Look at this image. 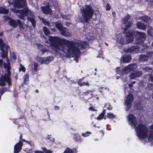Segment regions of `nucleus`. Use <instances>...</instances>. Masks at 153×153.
Here are the masks:
<instances>
[{
  "instance_id": "nucleus-24",
  "label": "nucleus",
  "mask_w": 153,
  "mask_h": 153,
  "mask_svg": "<svg viewBox=\"0 0 153 153\" xmlns=\"http://www.w3.org/2000/svg\"><path fill=\"white\" fill-rule=\"evenodd\" d=\"M148 58L146 55H141L139 57V60L141 61L144 62L148 60Z\"/></svg>"
},
{
  "instance_id": "nucleus-59",
  "label": "nucleus",
  "mask_w": 153,
  "mask_h": 153,
  "mask_svg": "<svg viewBox=\"0 0 153 153\" xmlns=\"http://www.w3.org/2000/svg\"><path fill=\"white\" fill-rule=\"evenodd\" d=\"M54 108L56 110H58L59 109V107L58 106H56Z\"/></svg>"
},
{
  "instance_id": "nucleus-10",
  "label": "nucleus",
  "mask_w": 153,
  "mask_h": 153,
  "mask_svg": "<svg viewBox=\"0 0 153 153\" xmlns=\"http://www.w3.org/2000/svg\"><path fill=\"white\" fill-rule=\"evenodd\" d=\"M14 7L20 8L25 6L26 2L25 0H16L13 3Z\"/></svg>"
},
{
  "instance_id": "nucleus-22",
  "label": "nucleus",
  "mask_w": 153,
  "mask_h": 153,
  "mask_svg": "<svg viewBox=\"0 0 153 153\" xmlns=\"http://www.w3.org/2000/svg\"><path fill=\"white\" fill-rule=\"evenodd\" d=\"M129 65L125 67L122 70V73L123 74H126L131 71Z\"/></svg>"
},
{
  "instance_id": "nucleus-3",
  "label": "nucleus",
  "mask_w": 153,
  "mask_h": 153,
  "mask_svg": "<svg viewBox=\"0 0 153 153\" xmlns=\"http://www.w3.org/2000/svg\"><path fill=\"white\" fill-rule=\"evenodd\" d=\"M13 12L18 13V17L20 19L25 20L24 16H27V19L31 23L34 27L36 26V20L33 13L28 8H25L22 10H16L13 8L11 9Z\"/></svg>"
},
{
  "instance_id": "nucleus-61",
  "label": "nucleus",
  "mask_w": 153,
  "mask_h": 153,
  "mask_svg": "<svg viewBox=\"0 0 153 153\" xmlns=\"http://www.w3.org/2000/svg\"><path fill=\"white\" fill-rule=\"evenodd\" d=\"M74 59L76 61V62H78V60L77 58H75Z\"/></svg>"
},
{
  "instance_id": "nucleus-21",
  "label": "nucleus",
  "mask_w": 153,
  "mask_h": 153,
  "mask_svg": "<svg viewBox=\"0 0 153 153\" xmlns=\"http://www.w3.org/2000/svg\"><path fill=\"white\" fill-rule=\"evenodd\" d=\"M43 31L46 36H48L51 34V33L48 29L46 27H43Z\"/></svg>"
},
{
  "instance_id": "nucleus-37",
  "label": "nucleus",
  "mask_w": 153,
  "mask_h": 153,
  "mask_svg": "<svg viewBox=\"0 0 153 153\" xmlns=\"http://www.w3.org/2000/svg\"><path fill=\"white\" fill-rule=\"evenodd\" d=\"M118 42L120 44L122 45L126 43V41L123 37H121L120 40H119Z\"/></svg>"
},
{
  "instance_id": "nucleus-18",
  "label": "nucleus",
  "mask_w": 153,
  "mask_h": 153,
  "mask_svg": "<svg viewBox=\"0 0 153 153\" xmlns=\"http://www.w3.org/2000/svg\"><path fill=\"white\" fill-rule=\"evenodd\" d=\"M59 32L61 34L64 36H67L70 35L68 30L66 28L64 27Z\"/></svg>"
},
{
  "instance_id": "nucleus-39",
  "label": "nucleus",
  "mask_w": 153,
  "mask_h": 153,
  "mask_svg": "<svg viewBox=\"0 0 153 153\" xmlns=\"http://www.w3.org/2000/svg\"><path fill=\"white\" fill-rule=\"evenodd\" d=\"M20 67L19 68V71H22L23 72H25V68L21 64L20 65Z\"/></svg>"
},
{
  "instance_id": "nucleus-28",
  "label": "nucleus",
  "mask_w": 153,
  "mask_h": 153,
  "mask_svg": "<svg viewBox=\"0 0 153 153\" xmlns=\"http://www.w3.org/2000/svg\"><path fill=\"white\" fill-rule=\"evenodd\" d=\"M17 23L18 24L19 27L22 29H24L25 27V25L19 19L17 20Z\"/></svg>"
},
{
  "instance_id": "nucleus-41",
  "label": "nucleus",
  "mask_w": 153,
  "mask_h": 153,
  "mask_svg": "<svg viewBox=\"0 0 153 153\" xmlns=\"http://www.w3.org/2000/svg\"><path fill=\"white\" fill-rule=\"evenodd\" d=\"M8 91V89L7 88H3L1 90H0V94H1V95H2L5 91Z\"/></svg>"
},
{
  "instance_id": "nucleus-13",
  "label": "nucleus",
  "mask_w": 153,
  "mask_h": 153,
  "mask_svg": "<svg viewBox=\"0 0 153 153\" xmlns=\"http://www.w3.org/2000/svg\"><path fill=\"white\" fill-rule=\"evenodd\" d=\"M53 59V56H51L45 57H41L40 61L42 64L43 63L48 64Z\"/></svg>"
},
{
  "instance_id": "nucleus-15",
  "label": "nucleus",
  "mask_w": 153,
  "mask_h": 153,
  "mask_svg": "<svg viewBox=\"0 0 153 153\" xmlns=\"http://www.w3.org/2000/svg\"><path fill=\"white\" fill-rule=\"evenodd\" d=\"M137 26L138 29L143 30H145L147 27L146 25L145 24L142 22H138L137 24Z\"/></svg>"
},
{
  "instance_id": "nucleus-9",
  "label": "nucleus",
  "mask_w": 153,
  "mask_h": 153,
  "mask_svg": "<svg viewBox=\"0 0 153 153\" xmlns=\"http://www.w3.org/2000/svg\"><path fill=\"white\" fill-rule=\"evenodd\" d=\"M133 100V96L131 94H128L126 96V99L125 101V106H126L125 107L126 111H128L130 109V107L131 106V103Z\"/></svg>"
},
{
  "instance_id": "nucleus-32",
  "label": "nucleus",
  "mask_w": 153,
  "mask_h": 153,
  "mask_svg": "<svg viewBox=\"0 0 153 153\" xmlns=\"http://www.w3.org/2000/svg\"><path fill=\"white\" fill-rule=\"evenodd\" d=\"M8 10L2 7L0 8V12L1 13L7 14L8 13Z\"/></svg>"
},
{
  "instance_id": "nucleus-12",
  "label": "nucleus",
  "mask_w": 153,
  "mask_h": 153,
  "mask_svg": "<svg viewBox=\"0 0 153 153\" xmlns=\"http://www.w3.org/2000/svg\"><path fill=\"white\" fill-rule=\"evenodd\" d=\"M124 51L126 53H134L138 52L139 51V48L137 46H132L128 49H125Z\"/></svg>"
},
{
  "instance_id": "nucleus-35",
  "label": "nucleus",
  "mask_w": 153,
  "mask_h": 153,
  "mask_svg": "<svg viewBox=\"0 0 153 153\" xmlns=\"http://www.w3.org/2000/svg\"><path fill=\"white\" fill-rule=\"evenodd\" d=\"M107 117L108 118H114L115 117V116L114 115L110 112H109L107 114Z\"/></svg>"
},
{
  "instance_id": "nucleus-63",
  "label": "nucleus",
  "mask_w": 153,
  "mask_h": 153,
  "mask_svg": "<svg viewBox=\"0 0 153 153\" xmlns=\"http://www.w3.org/2000/svg\"><path fill=\"white\" fill-rule=\"evenodd\" d=\"M128 86L130 87H131L132 86V85H131V84H128Z\"/></svg>"
},
{
  "instance_id": "nucleus-2",
  "label": "nucleus",
  "mask_w": 153,
  "mask_h": 153,
  "mask_svg": "<svg viewBox=\"0 0 153 153\" xmlns=\"http://www.w3.org/2000/svg\"><path fill=\"white\" fill-rule=\"evenodd\" d=\"M135 129L137 136L140 139H144L147 137L149 140H153V125L147 129L145 125L140 124Z\"/></svg>"
},
{
  "instance_id": "nucleus-54",
  "label": "nucleus",
  "mask_w": 153,
  "mask_h": 153,
  "mask_svg": "<svg viewBox=\"0 0 153 153\" xmlns=\"http://www.w3.org/2000/svg\"><path fill=\"white\" fill-rule=\"evenodd\" d=\"M106 10H109L110 9V7L109 4H107L106 5Z\"/></svg>"
},
{
  "instance_id": "nucleus-50",
  "label": "nucleus",
  "mask_w": 153,
  "mask_h": 153,
  "mask_svg": "<svg viewBox=\"0 0 153 153\" xmlns=\"http://www.w3.org/2000/svg\"><path fill=\"white\" fill-rule=\"evenodd\" d=\"M75 139L76 140L77 142H81V139L79 136H77L75 138Z\"/></svg>"
},
{
  "instance_id": "nucleus-26",
  "label": "nucleus",
  "mask_w": 153,
  "mask_h": 153,
  "mask_svg": "<svg viewBox=\"0 0 153 153\" xmlns=\"http://www.w3.org/2000/svg\"><path fill=\"white\" fill-rule=\"evenodd\" d=\"M55 26L59 30V31L64 27H63L62 24L56 22Z\"/></svg>"
},
{
  "instance_id": "nucleus-33",
  "label": "nucleus",
  "mask_w": 153,
  "mask_h": 153,
  "mask_svg": "<svg viewBox=\"0 0 153 153\" xmlns=\"http://www.w3.org/2000/svg\"><path fill=\"white\" fill-rule=\"evenodd\" d=\"M78 84L80 86H82L83 85L88 86L89 85V83L87 82H78Z\"/></svg>"
},
{
  "instance_id": "nucleus-4",
  "label": "nucleus",
  "mask_w": 153,
  "mask_h": 153,
  "mask_svg": "<svg viewBox=\"0 0 153 153\" xmlns=\"http://www.w3.org/2000/svg\"><path fill=\"white\" fill-rule=\"evenodd\" d=\"M82 16H79V19L81 22H87L92 17L93 11L91 6L85 5L80 9Z\"/></svg>"
},
{
  "instance_id": "nucleus-1",
  "label": "nucleus",
  "mask_w": 153,
  "mask_h": 153,
  "mask_svg": "<svg viewBox=\"0 0 153 153\" xmlns=\"http://www.w3.org/2000/svg\"><path fill=\"white\" fill-rule=\"evenodd\" d=\"M51 48L56 52L61 51L66 54L77 55L85 48L84 44L81 41L76 42H71L57 36H49Z\"/></svg>"
},
{
  "instance_id": "nucleus-8",
  "label": "nucleus",
  "mask_w": 153,
  "mask_h": 153,
  "mask_svg": "<svg viewBox=\"0 0 153 153\" xmlns=\"http://www.w3.org/2000/svg\"><path fill=\"white\" fill-rule=\"evenodd\" d=\"M3 42L2 39L0 38V47L1 51L0 53L1 54V57L5 58L7 57L8 48H9V47L6 44L3 43Z\"/></svg>"
},
{
  "instance_id": "nucleus-23",
  "label": "nucleus",
  "mask_w": 153,
  "mask_h": 153,
  "mask_svg": "<svg viewBox=\"0 0 153 153\" xmlns=\"http://www.w3.org/2000/svg\"><path fill=\"white\" fill-rule=\"evenodd\" d=\"M147 33L148 35L151 37H153V29L152 27L148 26V27Z\"/></svg>"
},
{
  "instance_id": "nucleus-29",
  "label": "nucleus",
  "mask_w": 153,
  "mask_h": 153,
  "mask_svg": "<svg viewBox=\"0 0 153 153\" xmlns=\"http://www.w3.org/2000/svg\"><path fill=\"white\" fill-rule=\"evenodd\" d=\"M142 69L145 72H150L152 71V68L149 67H146L143 68H142Z\"/></svg>"
},
{
  "instance_id": "nucleus-47",
  "label": "nucleus",
  "mask_w": 153,
  "mask_h": 153,
  "mask_svg": "<svg viewBox=\"0 0 153 153\" xmlns=\"http://www.w3.org/2000/svg\"><path fill=\"white\" fill-rule=\"evenodd\" d=\"M137 107L138 109L140 110H142L143 108V105L140 103L137 104Z\"/></svg>"
},
{
  "instance_id": "nucleus-19",
  "label": "nucleus",
  "mask_w": 153,
  "mask_h": 153,
  "mask_svg": "<svg viewBox=\"0 0 153 153\" xmlns=\"http://www.w3.org/2000/svg\"><path fill=\"white\" fill-rule=\"evenodd\" d=\"M140 19L143 21L147 23L148 24L151 23V20L150 17L147 16H143L140 17Z\"/></svg>"
},
{
  "instance_id": "nucleus-30",
  "label": "nucleus",
  "mask_w": 153,
  "mask_h": 153,
  "mask_svg": "<svg viewBox=\"0 0 153 153\" xmlns=\"http://www.w3.org/2000/svg\"><path fill=\"white\" fill-rule=\"evenodd\" d=\"M130 16L129 15H127L126 17H124L122 21V23L125 24L128 20L130 18Z\"/></svg>"
},
{
  "instance_id": "nucleus-27",
  "label": "nucleus",
  "mask_w": 153,
  "mask_h": 153,
  "mask_svg": "<svg viewBox=\"0 0 153 153\" xmlns=\"http://www.w3.org/2000/svg\"><path fill=\"white\" fill-rule=\"evenodd\" d=\"M129 65V66H130L129 67L130 68V69L131 71L135 70V69L137 67V65L136 64H131Z\"/></svg>"
},
{
  "instance_id": "nucleus-45",
  "label": "nucleus",
  "mask_w": 153,
  "mask_h": 153,
  "mask_svg": "<svg viewBox=\"0 0 153 153\" xmlns=\"http://www.w3.org/2000/svg\"><path fill=\"white\" fill-rule=\"evenodd\" d=\"M29 78V75L28 74H26L24 76V82L28 81Z\"/></svg>"
},
{
  "instance_id": "nucleus-48",
  "label": "nucleus",
  "mask_w": 153,
  "mask_h": 153,
  "mask_svg": "<svg viewBox=\"0 0 153 153\" xmlns=\"http://www.w3.org/2000/svg\"><path fill=\"white\" fill-rule=\"evenodd\" d=\"M148 88L149 89H153V84L150 83L147 86Z\"/></svg>"
},
{
  "instance_id": "nucleus-49",
  "label": "nucleus",
  "mask_w": 153,
  "mask_h": 153,
  "mask_svg": "<svg viewBox=\"0 0 153 153\" xmlns=\"http://www.w3.org/2000/svg\"><path fill=\"white\" fill-rule=\"evenodd\" d=\"M42 149L46 153H51V150H47L45 148V147L43 148Z\"/></svg>"
},
{
  "instance_id": "nucleus-14",
  "label": "nucleus",
  "mask_w": 153,
  "mask_h": 153,
  "mask_svg": "<svg viewBox=\"0 0 153 153\" xmlns=\"http://www.w3.org/2000/svg\"><path fill=\"white\" fill-rule=\"evenodd\" d=\"M22 145V143L19 141L14 146V153H18L21 150Z\"/></svg>"
},
{
  "instance_id": "nucleus-17",
  "label": "nucleus",
  "mask_w": 153,
  "mask_h": 153,
  "mask_svg": "<svg viewBox=\"0 0 153 153\" xmlns=\"http://www.w3.org/2000/svg\"><path fill=\"white\" fill-rule=\"evenodd\" d=\"M42 11L45 14H48L51 13V9L49 5L46 7H41Z\"/></svg>"
},
{
  "instance_id": "nucleus-52",
  "label": "nucleus",
  "mask_w": 153,
  "mask_h": 153,
  "mask_svg": "<svg viewBox=\"0 0 153 153\" xmlns=\"http://www.w3.org/2000/svg\"><path fill=\"white\" fill-rule=\"evenodd\" d=\"M11 56L12 57V58L14 59H16V56L13 52L11 54Z\"/></svg>"
},
{
  "instance_id": "nucleus-64",
  "label": "nucleus",
  "mask_w": 153,
  "mask_h": 153,
  "mask_svg": "<svg viewBox=\"0 0 153 153\" xmlns=\"http://www.w3.org/2000/svg\"><path fill=\"white\" fill-rule=\"evenodd\" d=\"M51 30L53 31H55L56 30L54 28L51 29Z\"/></svg>"
},
{
  "instance_id": "nucleus-34",
  "label": "nucleus",
  "mask_w": 153,
  "mask_h": 153,
  "mask_svg": "<svg viewBox=\"0 0 153 153\" xmlns=\"http://www.w3.org/2000/svg\"><path fill=\"white\" fill-rule=\"evenodd\" d=\"M130 78L131 79H134L137 77L136 75L135 72L131 73L130 74Z\"/></svg>"
},
{
  "instance_id": "nucleus-56",
  "label": "nucleus",
  "mask_w": 153,
  "mask_h": 153,
  "mask_svg": "<svg viewBox=\"0 0 153 153\" xmlns=\"http://www.w3.org/2000/svg\"><path fill=\"white\" fill-rule=\"evenodd\" d=\"M3 63V61L2 59H0V66L2 67Z\"/></svg>"
},
{
  "instance_id": "nucleus-46",
  "label": "nucleus",
  "mask_w": 153,
  "mask_h": 153,
  "mask_svg": "<svg viewBox=\"0 0 153 153\" xmlns=\"http://www.w3.org/2000/svg\"><path fill=\"white\" fill-rule=\"evenodd\" d=\"M135 72L136 75L137 77L139 76L142 74V72L141 71H135Z\"/></svg>"
},
{
  "instance_id": "nucleus-55",
  "label": "nucleus",
  "mask_w": 153,
  "mask_h": 153,
  "mask_svg": "<svg viewBox=\"0 0 153 153\" xmlns=\"http://www.w3.org/2000/svg\"><path fill=\"white\" fill-rule=\"evenodd\" d=\"M22 140L26 143L27 144H30L31 146V144L30 142H29L27 141L24 139H22Z\"/></svg>"
},
{
  "instance_id": "nucleus-11",
  "label": "nucleus",
  "mask_w": 153,
  "mask_h": 153,
  "mask_svg": "<svg viewBox=\"0 0 153 153\" xmlns=\"http://www.w3.org/2000/svg\"><path fill=\"white\" fill-rule=\"evenodd\" d=\"M127 118L129 124L131 125V126L135 127L137 122L136 117L133 115L129 114Z\"/></svg>"
},
{
  "instance_id": "nucleus-58",
  "label": "nucleus",
  "mask_w": 153,
  "mask_h": 153,
  "mask_svg": "<svg viewBox=\"0 0 153 153\" xmlns=\"http://www.w3.org/2000/svg\"><path fill=\"white\" fill-rule=\"evenodd\" d=\"M89 109L90 110L92 111H96V110L94 108H93V107H90L89 108Z\"/></svg>"
},
{
  "instance_id": "nucleus-57",
  "label": "nucleus",
  "mask_w": 153,
  "mask_h": 153,
  "mask_svg": "<svg viewBox=\"0 0 153 153\" xmlns=\"http://www.w3.org/2000/svg\"><path fill=\"white\" fill-rule=\"evenodd\" d=\"M34 153H43V152L41 151L36 150L34 151Z\"/></svg>"
},
{
  "instance_id": "nucleus-44",
  "label": "nucleus",
  "mask_w": 153,
  "mask_h": 153,
  "mask_svg": "<svg viewBox=\"0 0 153 153\" xmlns=\"http://www.w3.org/2000/svg\"><path fill=\"white\" fill-rule=\"evenodd\" d=\"M62 17L64 19L69 20L71 18V15H68L67 16L63 15L62 16Z\"/></svg>"
},
{
  "instance_id": "nucleus-7",
  "label": "nucleus",
  "mask_w": 153,
  "mask_h": 153,
  "mask_svg": "<svg viewBox=\"0 0 153 153\" xmlns=\"http://www.w3.org/2000/svg\"><path fill=\"white\" fill-rule=\"evenodd\" d=\"M134 34L136 37V40L137 41V44H141L146 39V35L144 33L136 31L134 32Z\"/></svg>"
},
{
  "instance_id": "nucleus-6",
  "label": "nucleus",
  "mask_w": 153,
  "mask_h": 153,
  "mask_svg": "<svg viewBox=\"0 0 153 153\" xmlns=\"http://www.w3.org/2000/svg\"><path fill=\"white\" fill-rule=\"evenodd\" d=\"M132 24V22L129 21L126 24L124 29L123 33H126V42L129 43L133 42L134 39L133 36L134 32L132 30H128V28Z\"/></svg>"
},
{
  "instance_id": "nucleus-40",
  "label": "nucleus",
  "mask_w": 153,
  "mask_h": 153,
  "mask_svg": "<svg viewBox=\"0 0 153 153\" xmlns=\"http://www.w3.org/2000/svg\"><path fill=\"white\" fill-rule=\"evenodd\" d=\"M63 153H73L72 150L68 148H67Z\"/></svg>"
},
{
  "instance_id": "nucleus-31",
  "label": "nucleus",
  "mask_w": 153,
  "mask_h": 153,
  "mask_svg": "<svg viewBox=\"0 0 153 153\" xmlns=\"http://www.w3.org/2000/svg\"><path fill=\"white\" fill-rule=\"evenodd\" d=\"M105 114V111L103 110L102 112L96 118V119L98 120L102 119L103 118Z\"/></svg>"
},
{
  "instance_id": "nucleus-38",
  "label": "nucleus",
  "mask_w": 153,
  "mask_h": 153,
  "mask_svg": "<svg viewBox=\"0 0 153 153\" xmlns=\"http://www.w3.org/2000/svg\"><path fill=\"white\" fill-rule=\"evenodd\" d=\"M147 55L148 58L149 57L153 58V52H152V51L149 52L147 53Z\"/></svg>"
},
{
  "instance_id": "nucleus-25",
  "label": "nucleus",
  "mask_w": 153,
  "mask_h": 153,
  "mask_svg": "<svg viewBox=\"0 0 153 153\" xmlns=\"http://www.w3.org/2000/svg\"><path fill=\"white\" fill-rule=\"evenodd\" d=\"M38 17L40 19L42 20V22L45 25H47L49 27L51 26L50 23L48 21H46L45 19H44L42 17H41L40 16H39Z\"/></svg>"
},
{
  "instance_id": "nucleus-62",
  "label": "nucleus",
  "mask_w": 153,
  "mask_h": 153,
  "mask_svg": "<svg viewBox=\"0 0 153 153\" xmlns=\"http://www.w3.org/2000/svg\"><path fill=\"white\" fill-rule=\"evenodd\" d=\"M126 86H127L126 85H124V86H125L124 90H125V92H126V90L127 89V88L126 87Z\"/></svg>"
},
{
  "instance_id": "nucleus-42",
  "label": "nucleus",
  "mask_w": 153,
  "mask_h": 153,
  "mask_svg": "<svg viewBox=\"0 0 153 153\" xmlns=\"http://www.w3.org/2000/svg\"><path fill=\"white\" fill-rule=\"evenodd\" d=\"M33 65H34V71L35 72H36V71H37L38 70L37 67H38V64L37 63L34 62Z\"/></svg>"
},
{
  "instance_id": "nucleus-51",
  "label": "nucleus",
  "mask_w": 153,
  "mask_h": 153,
  "mask_svg": "<svg viewBox=\"0 0 153 153\" xmlns=\"http://www.w3.org/2000/svg\"><path fill=\"white\" fill-rule=\"evenodd\" d=\"M120 68L119 67H117L116 68V71L117 73V74H120Z\"/></svg>"
},
{
  "instance_id": "nucleus-20",
  "label": "nucleus",
  "mask_w": 153,
  "mask_h": 153,
  "mask_svg": "<svg viewBox=\"0 0 153 153\" xmlns=\"http://www.w3.org/2000/svg\"><path fill=\"white\" fill-rule=\"evenodd\" d=\"M9 23L10 26L13 27H16L17 26V21L13 19H10L9 22Z\"/></svg>"
},
{
  "instance_id": "nucleus-16",
  "label": "nucleus",
  "mask_w": 153,
  "mask_h": 153,
  "mask_svg": "<svg viewBox=\"0 0 153 153\" xmlns=\"http://www.w3.org/2000/svg\"><path fill=\"white\" fill-rule=\"evenodd\" d=\"M131 59V57L129 55H125L121 57V60L123 63H128Z\"/></svg>"
},
{
  "instance_id": "nucleus-5",
  "label": "nucleus",
  "mask_w": 153,
  "mask_h": 153,
  "mask_svg": "<svg viewBox=\"0 0 153 153\" xmlns=\"http://www.w3.org/2000/svg\"><path fill=\"white\" fill-rule=\"evenodd\" d=\"M7 63H4L3 65L5 68L7 69V73L4 76H2L0 78V85L2 86H4L6 85L5 81L8 83L9 85H10L11 84L10 78V65L8 62L7 59Z\"/></svg>"
},
{
  "instance_id": "nucleus-36",
  "label": "nucleus",
  "mask_w": 153,
  "mask_h": 153,
  "mask_svg": "<svg viewBox=\"0 0 153 153\" xmlns=\"http://www.w3.org/2000/svg\"><path fill=\"white\" fill-rule=\"evenodd\" d=\"M91 134V132L89 131H87L84 133L82 134V135L84 137L88 136L90 134Z\"/></svg>"
},
{
  "instance_id": "nucleus-53",
  "label": "nucleus",
  "mask_w": 153,
  "mask_h": 153,
  "mask_svg": "<svg viewBox=\"0 0 153 153\" xmlns=\"http://www.w3.org/2000/svg\"><path fill=\"white\" fill-rule=\"evenodd\" d=\"M149 79L152 82H153V75L151 74L149 75Z\"/></svg>"
},
{
  "instance_id": "nucleus-60",
  "label": "nucleus",
  "mask_w": 153,
  "mask_h": 153,
  "mask_svg": "<svg viewBox=\"0 0 153 153\" xmlns=\"http://www.w3.org/2000/svg\"><path fill=\"white\" fill-rule=\"evenodd\" d=\"M89 36H87L86 38L88 40H91V38L89 37Z\"/></svg>"
},
{
  "instance_id": "nucleus-43",
  "label": "nucleus",
  "mask_w": 153,
  "mask_h": 153,
  "mask_svg": "<svg viewBox=\"0 0 153 153\" xmlns=\"http://www.w3.org/2000/svg\"><path fill=\"white\" fill-rule=\"evenodd\" d=\"M43 47V46L41 45L39 47V48L40 50H41V51L42 52V54H43L44 52H46L47 51V50L45 49H43L42 48Z\"/></svg>"
}]
</instances>
